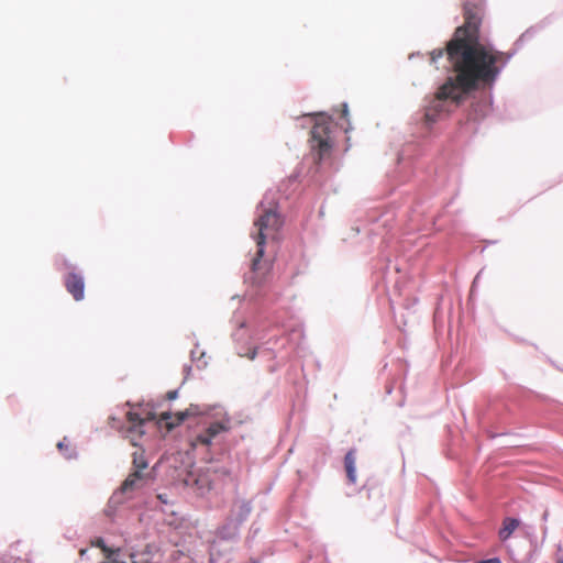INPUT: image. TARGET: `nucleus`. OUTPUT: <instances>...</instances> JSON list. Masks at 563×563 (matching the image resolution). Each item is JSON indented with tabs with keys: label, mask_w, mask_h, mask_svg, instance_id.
<instances>
[{
	"label": "nucleus",
	"mask_w": 563,
	"mask_h": 563,
	"mask_svg": "<svg viewBox=\"0 0 563 563\" xmlns=\"http://www.w3.org/2000/svg\"><path fill=\"white\" fill-rule=\"evenodd\" d=\"M463 15V25L455 30L445 48L433 49L430 53L433 64L446 54L455 73V77L449 79L437 91L435 108L444 100L451 99L459 103L463 95L478 88L492 87L511 58V54L479 40L484 15L483 0H465Z\"/></svg>",
	"instance_id": "nucleus-1"
},
{
	"label": "nucleus",
	"mask_w": 563,
	"mask_h": 563,
	"mask_svg": "<svg viewBox=\"0 0 563 563\" xmlns=\"http://www.w3.org/2000/svg\"><path fill=\"white\" fill-rule=\"evenodd\" d=\"M258 211L257 219L254 221L255 230L251 233V236L256 242L257 251L252 260V275L250 279L253 284L260 286L269 271L268 264L262 261L265 253V243L267 240L277 239L283 221L275 207L265 208L264 205L261 203Z\"/></svg>",
	"instance_id": "nucleus-2"
},
{
	"label": "nucleus",
	"mask_w": 563,
	"mask_h": 563,
	"mask_svg": "<svg viewBox=\"0 0 563 563\" xmlns=\"http://www.w3.org/2000/svg\"><path fill=\"white\" fill-rule=\"evenodd\" d=\"M331 132V122L328 120L317 121L310 131V148L318 164L331 156L333 147Z\"/></svg>",
	"instance_id": "nucleus-3"
},
{
	"label": "nucleus",
	"mask_w": 563,
	"mask_h": 563,
	"mask_svg": "<svg viewBox=\"0 0 563 563\" xmlns=\"http://www.w3.org/2000/svg\"><path fill=\"white\" fill-rule=\"evenodd\" d=\"M230 429L231 419L228 416H224L221 420L210 423L205 432L199 433L192 442V445H210L216 437L220 433L228 432Z\"/></svg>",
	"instance_id": "nucleus-4"
},
{
	"label": "nucleus",
	"mask_w": 563,
	"mask_h": 563,
	"mask_svg": "<svg viewBox=\"0 0 563 563\" xmlns=\"http://www.w3.org/2000/svg\"><path fill=\"white\" fill-rule=\"evenodd\" d=\"M200 413L199 407L196 405H190L189 408H187L184 411H178L176 413L172 412H163L159 416V421H164L167 429H173L176 426L180 424L183 421H185L186 418L198 416Z\"/></svg>",
	"instance_id": "nucleus-5"
},
{
	"label": "nucleus",
	"mask_w": 563,
	"mask_h": 563,
	"mask_svg": "<svg viewBox=\"0 0 563 563\" xmlns=\"http://www.w3.org/2000/svg\"><path fill=\"white\" fill-rule=\"evenodd\" d=\"M151 481L150 473H144L140 471H132L129 476L124 479L121 485L122 493H131L134 490H139L147 485Z\"/></svg>",
	"instance_id": "nucleus-6"
},
{
	"label": "nucleus",
	"mask_w": 563,
	"mask_h": 563,
	"mask_svg": "<svg viewBox=\"0 0 563 563\" xmlns=\"http://www.w3.org/2000/svg\"><path fill=\"white\" fill-rule=\"evenodd\" d=\"M64 285L67 291L76 301L82 300L85 296L84 277L76 273H69L64 278Z\"/></svg>",
	"instance_id": "nucleus-7"
},
{
	"label": "nucleus",
	"mask_w": 563,
	"mask_h": 563,
	"mask_svg": "<svg viewBox=\"0 0 563 563\" xmlns=\"http://www.w3.org/2000/svg\"><path fill=\"white\" fill-rule=\"evenodd\" d=\"M140 410L141 409L139 408L137 410H131L126 413V420L130 424L129 432L137 434L139 437H141L144 433L142 427L145 423V421L155 419V416L152 412L147 411L146 415L143 416V413L140 412Z\"/></svg>",
	"instance_id": "nucleus-8"
},
{
	"label": "nucleus",
	"mask_w": 563,
	"mask_h": 563,
	"mask_svg": "<svg viewBox=\"0 0 563 563\" xmlns=\"http://www.w3.org/2000/svg\"><path fill=\"white\" fill-rule=\"evenodd\" d=\"M520 526V521L516 518L507 517L503 520V525L498 531L501 541L508 540L514 531Z\"/></svg>",
	"instance_id": "nucleus-9"
},
{
	"label": "nucleus",
	"mask_w": 563,
	"mask_h": 563,
	"mask_svg": "<svg viewBox=\"0 0 563 563\" xmlns=\"http://www.w3.org/2000/svg\"><path fill=\"white\" fill-rule=\"evenodd\" d=\"M355 460V452L353 450L349 451L344 457L346 476L352 484L356 483Z\"/></svg>",
	"instance_id": "nucleus-10"
},
{
	"label": "nucleus",
	"mask_w": 563,
	"mask_h": 563,
	"mask_svg": "<svg viewBox=\"0 0 563 563\" xmlns=\"http://www.w3.org/2000/svg\"><path fill=\"white\" fill-rule=\"evenodd\" d=\"M132 464H133V471L144 472V470L147 468L148 464L144 456L143 451H135L133 453Z\"/></svg>",
	"instance_id": "nucleus-11"
},
{
	"label": "nucleus",
	"mask_w": 563,
	"mask_h": 563,
	"mask_svg": "<svg viewBox=\"0 0 563 563\" xmlns=\"http://www.w3.org/2000/svg\"><path fill=\"white\" fill-rule=\"evenodd\" d=\"M91 544L93 547H97V548L101 549L102 552L104 553L106 558L109 560V562L112 561L111 556L114 553V551L106 545L103 539L98 538L95 541H92Z\"/></svg>",
	"instance_id": "nucleus-12"
},
{
	"label": "nucleus",
	"mask_w": 563,
	"mask_h": 563,
	"mask_svg": "<svg viewBox=\"0 0 563 563\" xmlns=\"http://www.w3.org/2000/svg\"><path fill=\"white\" fill-rule=\"evenodd\" d=\"M240 507L245 516H247L251 512V506L249 503H242Z\"/></svg>",
	"instance_id": "nucleus-13"
},
{
	"label": "nucleus",
	"mask_w": 563,
	"mask_h": 563,
	"mask_svg": "<svg viewBox=\"0 0 563 563\" xmlns=\"http://www.w3.org/2000/svg\"><path fill=\"white\" fill-rule=\"evenodd\" d=\"M166 397H167V399H168V400H174V399H176V397H177V390H170V391H168V393H167V395H166Z\"/></svg>",
	"instance_id": "nucleus-14"
},
{
	"label": "nucleus",
	"mask_w": 563,
	"mask_h": 563,
	"mask_svg": "<svg viewBox=\"0 0 563 563\" xmlns=\"http://www.w3.org/2000/svg\"><path fill=\"white\" fill-rule=\"evenodd\" d=\"M426 119H427L428 121H434V120H435V119H434V115L431 113V110H430V109H428V110H427V112H426Z\"/></svg>",
	"instance_id": "nucleus-15"
},
{
	"label": "nucleus",
	"mask_w": 563,
	"mask_h": 563,
	"mask_svg": "<svg viewBox=\"0 0 563 563\" xmlns=\"http://www.w3.org/2000/svg\"><path fill=\"white\" fill-rule=\"evenodd\" d=\"M349 113V110H347V106L346 104H343V109H342V117H346Z\"/></svg>",
	"instance_id": "nucleus-16"
},
{
	"label": "nucleus",
	"mask_w": 563,
	"mask_h": 563,
	"mask_svg": "<svg viewBox=\"0 0 563 563\" xmlns=\"http://www.w3.org/2000/svg\"><path fill=\"white\" fill-rule=\"evenodd\" d=\"M256 354H257L256 350H253V351L247 355V357H249L250 360H254V358H255V356H256Z\"/></svg>",
	"instance_id": "nucleus-17"
},
{
	"label": "nucleus",
	"mask_w": 563,
	"mask_h": 563,
	"mask_svg": "<svg viewBox=\"0 0 563 563\" xmlns=\"http://www.w3.org/2000/svg\"><path fill=\"white\" fill-rule=\"evenodd\" d=\"M86 552H87V550H86V549H81V550H80V552H79V554H80L81 556H84V555H86Z\"/></svg>",
	"instance_id": "nucleus-18"
},
{
	"label": "nucleus",
	"mask_w": 563,
	"mask_h": 563,
	"mask_svg": "<svg viewBox=\"0 0 563 563\" xmlns=\"http://www.w3.org/2000/svg\"><path fill=\"white\" fill-rule=\"evenodd\" d=\"M133 563H136V562H133Z\"/></svg>",
	"instance_id": "nucleus-19"
}]
</instances>
